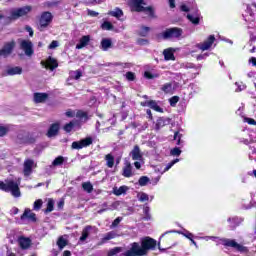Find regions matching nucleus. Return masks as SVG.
I'll list each match as a JSON object with an SVG mask.
<instances>
[{
  "label": "nucleus",
  "mask_w": 256,
  "mask_h": 256,
  "mask_svg": "<svg viewBox=\"0 0 256 256\" xmlns=\"http://www.w3.org/2000/svg\"><path fill=\"white\" fill-rule=\"evenodd\" d=\"M165 237V233L161 235L158 243L157 240L147 236L141 239L139 242H133L130 244V249L124 253V256H147L149 251H155L158 246L159 251L164 252L165 249L161 248V238Z\"/></svg>",
  "instance_id": "obj_1"
},
{
  "label": "nucleus",
  "mask_w": 256,
  "mask_h": 256,
  "mask_svg": "<svg viewBox=\"0 0 256 256\" xmlns=\"http://www.w3.org/2000/svg\"><path fill=\"white\" fill-rule=\"evenodd\" d=\"M144 5H147V3H145V0H131L130 2L131 11H136V13L144 12L152 19H155V10L153 9V7H145Z\"/></svg>",
  "instance_id": "obj_2"
},
{
  "label": "nucleus",
  "mask_w": 256,
  "mask_h": 256,
  "mask_svg": "<svg viewBox=\"0 0 256 256\" xmlns=\"http://www.w3.org/2000/svg\"><path fill=\"white\" fill-rule=\"evenodd\" d=\"M211 241L215 243H222L225 247H232L233 249H237L239 253H247V247L237 243L235 240L227 239V238H219L217 236H211Z\"/></svg>",
  "instance_id": "obj_3"
},
{
  "label": "nucleus",
  "mask_w": 256,
  "mask_h": 256,
  "mask_svg": "<svg viewBox=\"0 0 256 256\" xmlns=\"http://www.w3.org/2000/svg\"><path fill=\"white\" fill-rule=\"evenodd\" d=\"M0 189L6 193H11L12 197H21V190L19 189V183L11 180L7 183L0 182Z\"/></svg>",
  "instance_id": "obj_4"
},
{
  "label": "nucleus",
  "mask_w": 256,
  "mask_h": 256,
  "mask_svg": "<svg viewBox=\"0 0 256 256\" xmlns=\"http://www.w3.org/2000/svg\"><path fill=\"white\" fill-rule=\"evenodd\" d=\"M31 6H23L20 8H12L10 10V21H17V19H21V17H25L31 13Z\"/></svg>",
  "instance_id": "obj_5"
},
{
  "label": "nucleus",
  "mask_w": 256,
  "mask_h": 256,
  "mask_svg": "<svg viewBox=\"0 0 256 256\" xmlns=\"http://www.w3.org/2000/svg\"><path fill=\"white\" fill-rule=\"evenodd\" d=\"M183 35V29L181 28H169L162 32L163 39H179Z\"/></svg>",
  "instance_id": "obj_6"
},
{
  "label": "nucleus",
  "mask_w": 256,
  "mask_h": 256,
  "mask_svg": "<svg viewBox=\"0 0 256 256\" xmlns=\"http://www.w3.org/2000/svg\"><path fill=\"white\" fill-rule=\"evenodd\" d=\"M20 49L24 51L26 57H32L35 53V50H33V42H31V40H20Z\"/></svg>",
  "instance_id": "obj_7"
},
{
  "label": "nucleus",
  "mask_w": 256,
  "mask_h": 256,
  "mask_svg": "<svg viewBox=\"0 0 256 256\" xmlns=\"http://www.w3.org/2000/svg\"><path fill=\"white\" fill-rule=\"evenodd\" d=\"M37 168V163L33 159H26L23 164L24 177H29L33 173V169Z\"/></svg>",
  "instance_id": "obj_8"
},
{
  "label": "nucleus",
  "mask_w": 256,
  "mask_h": 256,
  "mask_svg": "<svg viewBox=\"0 0 256 256\" xmlns=\"http://www.w3.org/2000/svg\"><path fill=\"white\" fill-rule=\"evenodd\" d=\"M144 69L145 79H159V77L161 76V74H159V72L155 70V66L146 65Z\"/></svg>",
  "instance_id": "obj_9"
},
{
  "label": "nucleus",
  "mask_w": 256,
  "mask_h": 256,
  "mask_svg": "<svg viewBox=\"0 0 256 256\" xmlns=\"http://www.w3.org/2000/svg\"><path fill=\"white\" fill-rule=\"evenodd\" d=\"M92 144H93V138L87 137L80 141H74L72 143V149L79 150V149H83V147H89V145H92Z\"/></svg>",
  "instance_id": "obj_10"
},
{
  "label": "nucleus",
  "mask_w": 256,
  "mask_h": 256,
  "mask_svg": "<svg viewBox=\"0 0 256 256\" xmlns=\"http://www.w3.org/2000/svg\"><path fill=\"white\" fill-rule=\"evenodd\" d=\"M21 73H23V68L19 66H7L2 75L3 77H13V75H21Z\"/></svg>",
  "instance_id": "obj_11"
},
{
  "label": "nucleus",
  "mask_w": 256,
  "mask_h": 256,
  "mask_svg": "<svg viewBox=\"0 0 256 256\" xmlns=\"http://www.w3.org/2000/svg\"><path fill=\"white\" fill-rule=\"evenodd\" d=\"M213 43H215V35H210L207 40H205L203 43L197 44V47L201 51H209L211 47H213Z\"/></svg>",
  "instance_id": "obj_12"
},
{
  "label": "nucleus",
  "mask_w": 256,
  "mask_h": 256,
  "mask_svg": "<svg viewBox=\"0 0 256 256\" xmlns=\"http://www.w3.org/2000/svg\"><path fill=\"white\" fill-rule=\"evenodd\" d=\"M53 21V14L51 12H43L40 16V27H49V24Z\"/></svg>",
  "instance_id": "obj_13"
},
{
  "label": "nucleus",
  "mask_w": 256,
  "mask_h": 256,
  "mask_svg": "<svg viewBox=\"0 0 256 256\" xmlns=\"http://www.w3.org/2000/svg\"><path fill=\"white\" fill-rule=\"evenodd\" d=\"M13 49H15V42H8L4 45V47L0 50V57H9L11 53H13Z\"/></svg>",
  "instance_id": "obj_14"
},
{
  "label": "nucleus",
  "mask_w": 256,
  "mask_h": 256,
  "mask_svg": "<svg viewBox=\"0 0 256 256\" xmlns=\"http://www.w3.org/2000/svg\"><path fill=\"white\" fill-rule=\"evenodd\" d=\"M187 19H189L193 25H199V21H201V14L199 13V10H192V13L187 15Z\"/></svg>",
  "instance_id": "obj_15"
},
{
  "label": "nucleus",
  "mask_w": 256,
  "mask_h": 256,
  "mask_svg": "<svg viewBox=\"0 0 256 256\" xmlns=\"http://www.w3.org/2000/svg\"><path fill=\"white\" fill-rule=\"evenodd\" d=\"M130 157H132L133 161H141V159H143V154L141 153V148H139V145L134 146L130 152Z\"/></svg>",
  "instance_id": "obj_16"
},
{
  "label": "nucleus",
  "mask_w": 256,
  "mask_h": 256,
  "mask_svg": "<svg viewBox=\"0 0 256 256\" xmlns=\"http://www.w3.org/2000/svg\"><path fill=\"white\" fill-rule=\"evenodd\" d=\"M227 221L230 224L231 229H235L236 227H239L240 223H243V218L233 216L229 217Z\"/></svg>",
  "instance_id": "obj_17"
},
{
  "label": "nucleus",
  "mask_w": 256,
  "mask_h": 256,
  "mask_svg": "<svg viewBox=\"0 0 256 256\" xmlns=\"http://www.w3.org/2000/svg\"><path fill=\"white\" fill-rule=\"evenodd\" d=\"M113 47V41L110 38H103L101 40L100 49L102 51H109Z\"/></svg>",
  "instance_id": "obj_18"
},
{
  "label": "nucleus",
  "mask_w": 256,
  "mask_h": 256,
  "mask_svg": "<svg viewBox=\"0 0 256 256\" xmlns=\"http://www.w3.org/2000/svg\"><path fill=\"white\" fill-rule=\"evenodd\" d=\"M118 236L119 235H117V232L110 231L103 236L99 245H105V243H107V241H111V239H115V237H118Z\"/></svg>",
  "instance_id": "obj_19"
},
{
  "label": "nucleus",
  "mask_w": 256,
  "mask_h": 256,
  "mask_svg": "<svg viewBox=\"0 0 256 256\" xmlns=\"http://www.w3.org/2000/svg\"><path fill=\"white\" fill-rule=\"evenodd\" d=\"M49 98V95L47 93H34V102L35 103H45L47 99Z\"/></svg>",
  "instance_id": "obj_20"
},
{
  "label": "nucleus",
  "mask_w": 256,
  "mask_h": 256,
  "mask_svg": "<svg viewBox=\"0 0 256 256\" xmlns=\"http://www.w3.org/2000/svg\"><path fill=\"white\" fill-rule=\"evenodd\" d=\"M46 69L50 68V71H54V69H57L59 67V64L57 63V60L53 57H49L46 61L45 65Z\"/></svg>",
  "instance_id": "obj_21"
},
{
  "label": "nucleus",
  "mask_w": 256,
  "mask_h": 256,
  "mask_svg": "<svg viewBox=\"0 0 256 256\" xmlns=\"http://www.w3.org/2000/svg\"><path fill=\"white\" fill-rule=\"evenodd\" d=\"M59 123H54L50 126L47 132V137H55L59 133Z\"/></svg>",
  "instance_id": "obj_22"
},
{
  "label": "nucleus",
  "mask_w": 256,
  "mask_h": 256,
  "mask_svg": "<svg viewBox=\"0 0 256 256\" xmlns=\"http://www.w3.org/2000/svg\"><path fill=\"white\" fill-rule=\"evenodd\" d=\"M165 61H175V54L173 48H167L163 51Z\"/></svg>",
  "instance_id": "obj_23"
},
{
  "label": "nucleus",
  "mask_w": 256,
  "mask_h": 256,
  "mask_svg": "<svg viewBox=\"0 0 256 256\" xmlns=\"http://www.w3.org/2000/svg\"><path fill=\"white\" fill-rule=\"evenodd\" d=\"M145 105H147V107H150V109L157 111L158 113H163V108H160L157 104V101L155 100L146 101Z\"/></svg>",
  "instance_id": "obj_24"
},
{
  "label": "nucleus",
  "mask_w": 256,
  "mask_h": 256,
  "mask_svg": "<svg viewBox=\"0 0 256 256\" xmlns=\"http://www.w3.org/2000/svg\"><path fill=\"white\" fill-rule=\"evenodd\" d=\"M21 219H29L30 221H37L35 213L31 212L29 209H26L21 215Z\"/></svg>",
  "instance_id": "obj_25"
},
{
  "label": "nucleus",
  "mask_w": 256,
  "mask_h": 256,
  "mask_svg": "<svg viewBox=\"0 0 256 256\" xmlns=\"http://www.w3.org/2000/svg\"><path fill=\"white\" fill-rule=\"evenodd\" d=\"M89 41H91L89 36H83L76 45V49H83V47H87V45H89Z\"/></svg>",
  "instance_id": "obj_26"
},
{
  "label": "nucleus",
  "mask_w": 256,
  "mask_h": 256,
  "mask_svg": "<svg viewBox=\"0 0 256 256\" xmlns=\"http://www.w3.org/2000/svg\"><path fill=\"white\" fill-rule=\"evenodd\" d=\"M18 243L21 249H29L31 247V239L29 238H19Z\"/></svg>",
  "instance_id": "obj_27"
},
{
  "label": "nucleus",
  "mask_w": 256,
  "mask_h": 256,
  "mask_svg": "<svg viewBox=\"0 0 256 256\" xmlns=\"http://www.w3.org/2000/svg\"><path fill=\"white\" fill-rule=\"evenodd\" d=\"M123 176L124 177H132L133 176V166H131L130 162H127L123 167Z\"/></svg>",
  "instance_id": "obj_28"
},
{
  "label": "nucleus",
  "mask_w": 256,
  "mask_h": 256,
  "mask_svg": "<svg viewBox=\"0 0 256 256\" xmlns=\"http://www.w3.org/2000/svg\"><path fill=\"white\" fill-rule=\"evenodd\" d=\"M93 229V226H86L83 230H82V236L80 237V241H87V238L89 237V234L91 233Z\"/></svg>",
  "instance_id": "obj_29"
},
{
  "label": "nucleus",
  "mask_w": 256,
  "mask_h": 256,
  "mask_svg": "<svg viewBox=\"0 0 256 256\" xmlns=\"http://www.w3.org/2000/svg\"><path fill=\"white\" fill-rule=\"evenodd\" d=\"M128 190H129V187H127V186H120L119 188L115 187L113 189V193H114V195L119 197L121 195H125V193H127Z\"/></svg>",
  "instance_id": "obj_30"
},
{
  "label": "nucleus",
  "mask_w": 256,
  "mask_h": 256,
  "mask_svg": "<svg viewBox=\"0 0 256 256\" xmlns=\"http://www.w3.org/2000/svg\"><path fill=\"white\" fill-rule=\"evenodd\" d=\"M65 161H67V158L58 156L53 160L51 167H61Z\"/></svg>",
  "instance_id": "obj_31"
},
{
  "label": "nucleus",
  "mask_w": 256,
  "mask_h": 256,
  "mask_svg": "<svg viewBox=\"0 0 256 256\" xmlns=\"http://www.w3.org/2000/svg\"><path fill=\"white\" fill-rule=\"evenodd\" d=\"M105 161L107 167H109V169H113V165H115V157H113L111 154H107L105 156Z\"/></svg>",
  "instance_id": "obj_32"
},
{
  "label": "nucleus",
  "mask_w": 256,
  "mask_h": 256,
  "mask_svg": "<svg viewBox=\"0 0 256 256\" xmlns=\"http://www.w3.org/2000/svg\"><path fill=\"white\" fill-rule=\"evenodd\" d=\"M108 15H111V17H116V19H121V17H123V10L120 8H115L114 11L108 12Z\"/></svg>",
  "instance_id": "obj_33"
},
{
  "label": "nucleus",
  "mask_w": 256,
  "mask_h": 256,
  "mask_svg": "<svg viewBox=\"0 0 256 256\" xmlns=\"http://www.w3.org/2000/svg\"><path fill=\"white\" fill-rule=\"evenodd\" d=\"M61 1L59 0H49L44 2V7H47L48 9H53V7H57Z\"/></svg>",
  "instance_id": "obj_34"
},
{
  "label": "nucleus",
  "mask_w": 256,
  "mask_h": 256,
  "mask_svg": "<svg viewBox=\"0 0 256 256\" xmlns=\"http://www.w3.org/2000/svg\"><path fill=\"white\" fill-rule=\"evenodd\" d=\"M161 91L166 94H171L173 93V84L171 83H166L161 87Z\"/></svg>",
  "instance_id": "obj_35"
},
{
  "label": "nucleus",
  "mask_w": 256,
  "mask_h": 256,
  "mask_svg": "<svg viewBox=\"0 0 256 256\" xmlns=\"http://www.w3.org/2000/svg\"><path fill=\"white\" fill-rule=\"evenodd\" d=\"M18 143H27V133L24 131H20L17 135Z\"/></svg>",
  "instance_id": "obj_36"
},
{
  "label": "nucleus",
  "mask_w": 256,
  "mask_h": 256,
  "mask_svg": "<svg viewBox=\"0 0 256 256\" xmlns=\"http://www.w3.org/2000/svg\"><path fill=\"white\" fill-rule=\"evenodd\" d=\"M151 208H149V206H144L143 208V213H144V217L143 220L144 221H151Z\"/></svg>",
  "instance_id": "obj_37"
},
{
  "label": "nucleus",
  "mask_w": 256,
  "mask_h": 256,
  "mask_svg": "<svg viewBox=\"0 0 256 256\" xmlns=\"http://www.w3.org/2000/svg\"><path fill=\"white\" fill-rule=\"evenodd\" d=\"M82 189L86 193H93V184H91V182H83L82 183Z\"/></svg>",
  "instance_id": "obj_38"
},
{
  "label": "nucleus",
  "mask_w": 256,
  "mask_h": 256,
  "mask_svg": "<svg viewBox=\"0 0 256 256\" xmlns=\"http://www.w3.org/2000/svg\"><path fill=\"white\" fill-rule=\"evenodd\" d=\"M122 251V247H114L108 251L107 256H117V254L121 253Z\"/></svg>",
  "instance_id": "obj_39"
},
{
  "label": "nucleus",
  "mask_w": 256,
  "mask_h": 256,
  "mask_svg": "<svg viewBox=\"0 0 256 256\" xmlns=\"http://www.w3.org/2000/svg\"><path fill=\"white\" fill-rule=\"evenodd\" d=\"M151 31V28L147 26H142L139 30L140 37H147L149 35V32Z\"/></svg>",
  "instance_id": "obj_40"
},
{
  "label": "nucleus",
  "mask_w": 256,
  "mask_h": 256,
  "mask_svg": "<svg viewBox=\"0 0 256 256\" xmlns=\"http://www.w3.org/2000/svg\"><path fill=\"white\" fill-rule=\"evenodd\" d=\"M138 200L141 203H145V201H149V195L145 192H141L138 194Z\"/></svg>",
  "instance_id": "obj_41"
},
{
  "label": "nucleus",
  "mask_w": 256,
  "mask_h": 256,
  "mask_svg": "<svg viewBox=\"0 0 256 256\" xmlns=\"http://www.w3.org/2000/svg\"><path fill=\"white\" fill-rule=\"evenodd\" d=\"M54 206H55V201H53V199L48 200L45 213H51V211H53V209H54Z\"/></svg>",
  "instance_id": "obj_42"
},
{
  "label": "nucleus",
  "mask_w": 256,
  "mask_h": 256,
  "mask_svg": "<svg viewBox=\"0 0 256 256\" xmlns=\"http://www.w3.org/2000/svg\"><path fill=\"white\" fill-rule=\"evenodd\" d=\"M138 183H139L140 187H145V185H147V183H149V177H147V176L140 177Z\"/></svg>",
  "instance_id": "obj_43"
},
{
  "label": "nucleus",
  "mask_w": 256,
  "mask_h": 256,
  "mask_svg": "<svg viewBox=\"0 0 256 256\" xmlns=\"http://www.w3.org/2000/svg\"><path fill=\"white\" fill-rule=\"evenodd\" d=\"M179 163V158H176L174 160H172L170 163H168L166 165V167L164 168V173H167V171H169V169H171V167H173V165Z\"/></svg>",
  "instance_id": "obj_44"
},
{
  "label": "nucleus",
  "mask_w": 256,
  "mask_h": 256,
  "mask_svg": "<svg viewBox=\"0 0 256 256\" xmlns=\"http://www.w3.org/2000/svg\"><path fill=\"white\" fill-rule=\"evenodd\" d=\"M82 75H83V73L81 72V70H76V71H73V72L71 73V77H72L73 79H75L76 81L79 80V79H81Z\"/></svg>",
  "instance_id": "obj_45"
},
{
  "label": "nucleus",
  "mask_w": 256,
  "mask_h": 256,
  "mask_svg": "<svg viewBox=\"0 0 256 256\" xmlns=\"http://www.w3.org/2000/svg\"><path fill=\"white\" fill-rule=\"evenodd\" d=\"M41 207H43V200L41 199L36 200L33 206L34 211H39Z\"/></svg>",
  "instance_id": "obj_46"
},
{
  "label": "nucleus",
  "mask_w": 256,
  "mask_h": 256,
  "mask_svg": "<svg viewBox=\"0 0 256 256\" xmlns=\"http://www.w3.org/2000/svg\"><path fill=\"white\" fill-rule=\"evenodd\" d=\"M57 245L59 249H63L64 247L67 246V240H65L63 237H60L57 241Z\"/></svg>",
  "instance_id": "obj_47"
},
{
  "label": "nucleus",
  "mask_w": 256,
  "mask_h": 256,
  "mask_svg": "<svg viewBox=\"0 0 256 256\" xmlns=\"http://www.w3.org/2000/svg\"><path fill=\"white\" fill-rule=\"evenodd\" d=\"M123 221V217H117L112 224L110 225V229H115V227L119 226V223Z\"/></svg>",
  "instance_id": "obj_48"
},
{
  "label": "nucleus",
  "mask_w": 256,
  "mask_h": 256,
  "mask_svg": "<svg viewBox=\"0 0 256 256\" xmlns=\"http://www.w3.org/2000/svg\"><path fill=\"white\" fill-rule=\"evenodd\" d=\"M161 127H165V119L164 118H159L156 122V130L159 131Z\"/></svg>",
  "instance_id": "obj_49"
},
{
  "label": "nucleus",
  "mask_w": 256,
  "mask_h": 256,
  "mask_svg": "<svg viewBox=\"0 0 256 256\" xmlns=\"http://www.w3.org/2000/svg\"><path fill=\"white\" fill-rule=\"evenodd\" d=\"M170 155H172V157H179V155H181V149L179 147H175L170 151Z\"/></svg>",
  "instance_id": "obj_50"
},
{
  "label": "nucleus",
  "mask_w": 256,
  "mask_h": 256,
  "mask_svg": "<svg viewBox=\"0 0 256 256\" xmlns=\"http://www.w3.org/2000/svg\"><path fill=\"white\" fill-rule=\"evenodd\" d=\"M169 103L171 107H176L177 103H179V96H173L169 99Z\"/></svg>",
  "instance_id": "obj_51"
},
{
  "label": "nucleus",
  "mask_w": 256,
  "mask_h": 256,
  "mask_svg": "<svg viewBox=\"0 0 256 256\" xmlns=\"http://www.w3.org/2000/svg\"><path fill=\"white\" fill-rule=\"evenodd\" d=\"M235 85L237 87L236 88V93H239L241 91H245V89H247V86L243 83L239 84V82H236Z\"/></svg>",
  "instance_id": "obj_52"
},
{
  "label": "nucleus",
  "mask_w": 256,
  "mask_h": 256,
  "mask_svg": "<svg viewBox=\"0 0 256 256\" xmlns=\"http://www.w3.org/2000/svg\"><path fill=\"white\" fill-rule=\"evenodd\" d=\"M9 133V127L0 125V137H5Z\"/></svg>",
  "instance_id": "obj_53"
},
{
  "label": "nucleus",
  "mask_w": 256,
  "mask_h": 256,
  "mask_svg": "<svg viewBox=\"0 0 256 256\" xmlns=\"http://www.w3.org/2000/svg\"><path fill=\"white\" fill-rule=\"evenodd\" d=\"M73 127H75V124L70 122L64 126V131H66V133H71V131H73Z\"/></svg>",
  "instance_id": "obj_54"
},
{
  "label": "nucleus",
  "mask_w": 256,
  "mask_h": 256,
  "mask_svg": "<svg viewBox=\"0 0 256 256\" xmlns=\"http://www.w3.org/2000/svg\"><path fill=\"white\" fill-rule=\"evenodd\" d=\"M102 29H104L105 31H111V29H113V24L106 21L102 24Z\"/></svg>",
  "instance_id": "obj_55"
},
{
  "label": "nucleus",
  "mask_w": 256,
  "mask_h": 256,
  "mask_svg": "<svg viewBox=\"0 0 256 256\" xmlns=\"http://www.w3.org/2000/svg\"><path fill=\"white\" fill-rule=\"evenodd\" d=\"M126 79H127L128 81H135V73H133V72H127V73H126Z\"/></svg>",
  "instance_id": "obj_56"
},
{
  "label": "nucleus",
  "mask_w": 256,
  "mask_h": 256,
  "mask_svg": "<svg viewBox=\"0 0 256 256\" xmlns=\"http://www.w3.org/2000/svg\"><path fill=\"white\" fill-rule=\"evenodd\" d=\"M57 47H59V42L57 40H53L48 46V49H57Z\"/></svg>",
  "instance_id": "obj_57"
},
{
  "label": "nucleus",
  "mask_w": 256,
  "mask_h": 256,
  "mask_svg": "<svg viewBox=\"0 0 256 256\" xmlns=\"http://www.w3.org/2000/svg\"><path fill=\"white\" fill-rule=\"evenodd\" d=\"M137 44H138V45H149V40L143 39V38H139V39L137 40Z\"/></svg>",
  "instance_id": "obj_58"
},
{
  "label": "nucleus",
  "mask_w": 256,
  "mask_h": 256,
  "mask_svg": "<svg viewBox=\"0 0 256 256\" xmlns=\"http://www.w3.org/2000/svg\"><path fill=\"white\" fill-rule=\"evenodd\" d=\"M77 117H79L80 119H85V118H87V114L83 111H78Z\"/></svg>",
  "instance_id": "obj_59"
},
{
  "label": "nucleus",
  "mask_w": 256,
  "mask_h": 256,
  "mask_svg": "<svg viewBox=\"0 0 256 256\" xmlns=\"http://www.w3.org/2000/svg\"><path fill=\"white\" fill-rule=\"evenodd\" d=\"M207 57H209L208 53H204V54L198 55L197 56V61H201L202 59H207Z\"/></svg>",
  "instance_id": "obj_60"
},
{
  "label": "nucleus",
  "mask_w": 256,
  "mask_h": 256,
  "mask_svg": "<svg viewBox=\"0 0 256 256\" xmlns=\"http://www.w3.org/2000/svg\"><path fill=\"white\" fill-rule=\"evenodd\" d=\"M181 137H183V134H181L179 132L174 133V141L181 140Z\"/></svg>",
  "instance_id": "obj_61"
},
{
  "label": "nucleus",
  "mask_w": 256,
  "mask_h": 256,
  "mask_svg": "<svg viewBox=\"0 0 256 256\" xmlns=\"http://www.w3.org/2000/svg\"><path fill=\"white\" fill-rule=\"evenodd\" d=\"M88 15H90V17H97L99 15V12L88 10Z\"/></svg>",
  "instance_id": "obj_62"
},
{
  "label": "nucleus",
  "mask_w": 256,
  "mask_h": 256,
  "mask_svg": "<svg viewBox=\"0 0 256 256\" xmlns=\"http://www.w3.org/2000/svg\"><path fill=\"white\" fill-rule=\"evenodd\" d=\"M246 121L249 125H256V121L253 118H246Z\"/></svg>",
  "instance_id": "obj_63"
},
{
  "label": "nucleus",
  "mask_w": 256,
  "mask_h": 256,
  "mask_svg": "<svg viewBox=\"0 0 256 256\" xmlns=\"http://www.w3.org/2000/svg\"><path fill=\"white\" fill-rule=\"evenodd\" d=\"M249 62L252 63L253 67H256V58L255 57L250 58Z\"/></svg>",
  "instance_id": "obj_64"
}]
</instances>
